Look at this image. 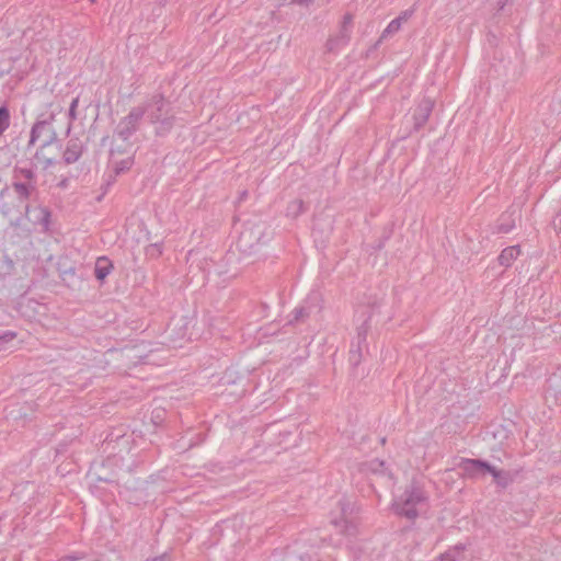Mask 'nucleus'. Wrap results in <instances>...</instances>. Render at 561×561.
<instances>
[{
	"label": "nucleus",
	"instance_id": "nucleus-1",
	"mask_svg": "<svg viewBox=\"0 0 561 561\" xmlns=\"http://www.w3.org/2000/svg\"><path fill=\"white\" fill-rule=\"evenodd\" d=\"M142 116V112L140 110H135L129 113L121 123H119V134H130L134 131Z\"/></svg>",
	"mask_w": 561,
	"mask_h": 561
},
{
	"label": "nucleus",
	"instance_id": "nucleus-2",
	"mask_svg": "<svg viewBox=\"0 0 561 561\" xmlns=\"http://www.w3.org/2000/svg\"><path fill=\"white\" fill-rule=\"evenodd\" d=\"M423 500V495L421 492H416L415 494L407 497L404 503L399 508V513L405 515L409 518H414L416 516V511L414 510V505Z\"/></svg>",
	"mask_w": 561,
	"mask_h": 561
},
{
	"label": "nucleus",
	"instance_id": "nucleus-3",
	"mask_svg": "<svg viewBox=\"0 0 561 561\" xmlns=\"http://www.w3.org/2000/svg\"><path fill=\"white\" fill-rule=\"evenodd\" d=\"M467 470L472 471L473 473H481L484 474L485 472H490L495 481L500 482L501 472L497 471L494 468H491L482 462L476 461V460H469L467 461Z\"/></svg>",
	"mask_w": 561,
	"mask_h": 561
},
{
	"label": "nucleus",
	"instance_id": "nucleus-4",
	"mask_svg": "<svg viewBox=\"0 0 561 561\" xmlns=\"http://www.w3.org/2000/svg\"><path fill=\"white\" fill-rule=\"evenodd\" d=\"M520 254V249L518 247H508L505 248L499 255L497 260L500 265L510 266Z\"/></svg>",
	"mask_w": 561,
	"mask_h": 561
},
{
	"label": "nucleus",
	"instance_id": "nucleus-5",
	"mask_svg": "<svg viewBox=\"0 0 561 561\" xmlns=\"http://www.w3.org/2000/svg\"><path fill=\"white\" fill-rule=\"evenodd\" d=\"M113 265L106 257H99L95 264V276L103 280L112 271Z\"/></svg>",
	"mask_w": 561,
	"mask_h": 561
},
{
	"label": "nucleus",
	"instance_id": "nucleus-6",
	"mask_svg": "<svg viewBox=\"0 0 561 561\" xmlns=\"http://www.w3.org/2000/svg\"><path fill=\"white\" fill-rule=\"evenodd\" d=\"M10 125V112L7 106L0 107V136L8 129Z\"/></svg>",
	"mask_w": 561,
	"mask_h": 561
},
{
	"label": "nucleus",
	"instance_id": "nucleus-7",
	"mask_svg": "<svg viewBox=\"0 0 561 561\" xmlns=\"http://www.w3.org/2000/svg\"><path fill=\"white\" fill-rule=\"evenodd\" d=\"M383 466H385L383 461H381L379 459H374L368 463L367 470L375 472V473L382 472Z\"/></svg>",
	"mask_w": 561,
	"mask_h": 561
},
{
	"label": "nucleus",
	"instance_id": "nucleus-8",
	"mask_svg": "<svg viewBox=\"0 0 561 561\" xmlns=\"http://www.w3.org/2000/svg\"><path fill=\"white\" fill-rule=\"evenodd\" d=\"M401 27V21L400 20H393L389 23L386 32H394L398 31Z\"/></svg>",
	"mask_w": 561,
	"mask_h": 561
},
{
	"label": "nucleus",
	"instance_id": "nucleus-9",
	"mask_svg": "<svg viewBox=\"0 0 561 561\" xmlns=\"http://www.w3.org/2000/svg\"><path fill=\"white\" fill-rule=\"evenodd\" d=\"M433 108V102L431 101H426L423 105V110H424V115H423V121H426L431 111Z\"/></svg>",
	"mask_w": 561,
	"mask_h": 561
},
{
	"label": "nucleus",
	"instance_id": "nucleus-10",
	"mask_svg": "<svg viewBox=\"0 0 561 561\" xmlns=\"http://www.w3.org/2000/svg\"><path fill=\"white\" fill-rule=\"evenodd\" d=\"M439 561H455V558L450 552H447L440 557Z\"/></svg>",
	"mask_w": 561,
	"mask_h": 561
},
{
	"label": "nucleus",
	"instance_id": "nucleus-11",
	"mask_svg": "<svg viewBox=\"0 0 561 561\" xmlns=\"http://www.w3.org/2000/svg\"><path fill=\"white\" fill-rule=\"evenodd\" d=\"M158 110H159L160 112H163L164 114H168V113H169V105H168V104H165V103H161V104L159 105Z\"/></svg>",
	"mask_w": 561,
	"mask_h": 561
},
{
	"label": "nucleus",
	"instance_id": "nucleus-12",
	"mask_svg": "<svg viewBox=\"0 0 561 561\" xmlns=\"http://www.w3.org/2000/svg\"><path fill=\"white\" fill-rule=\"evenodd\" d=\"M298 4L308 7L313 2V0H296Z\"/></svg>",
	"mask_w": 561,
	"mask_h": 561
},
{
	"label": "nucleus",
	"instance_id": "nucleus-13",
	"mask_svg": "<svg viewBox=\"0 0 561 561\" xmlns=\"http://www.w3.org/2000/svg\"><path fill=\"white\" fill-rule=\"evenodd\" d=\"M77 104H78V100H75V101L72 102V104H71V108H70V112H71V113H73V112H75Z\"/></svg>",
	"mask_w": 561,
	"mask_h": 561
},
{
	"label": "nucleus",
	"instance_id": "nucleus-14",
	"mask_svg": "<svg viewBox=\"0 0 561 561\" xmlns=\"http://www.w3.org/2000/svg\"><path fill=\"white\" fill-rule=\"evenodd\" d=\"M37 130H38V127H34V128H33V131H32V141H34V140H35V136H36Z\"/></svg>",
	"mask_w": 561,
	"mask_h": 561
},
{
	"label": "nucleus",
	"instance_id": "nucleus-15",
	"mask_svg": "<svg viewBox=\"0 0 561 561\" xmlns=\"http://www.w3.org/2000/svg\"><path fill=\"white\" fill-rule=\"evenodd\" d=\"M5 336H10V339H13L15 336L14 333L7 334Z\"/></svg>",
	"mask_w": 561,
	"mask_h": 561
}]
</instances>
